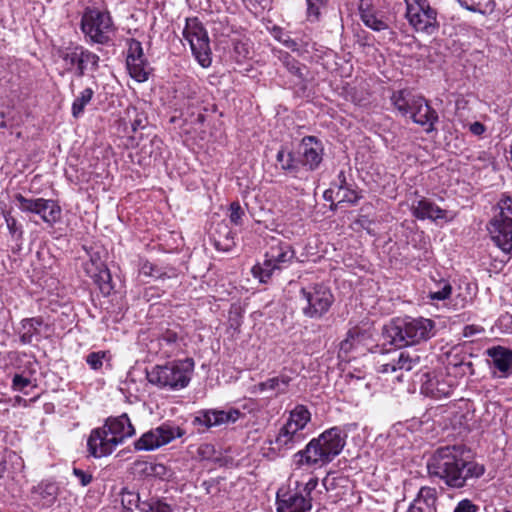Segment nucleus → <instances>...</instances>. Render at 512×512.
<instances>
[{
  "instance_id": "obj_47",
  "label": "nucleus",
  "mask_w": 512,
  "mask_h": 512,
  "mask_svg": "<svg viewBox=\"0 0 512 512\" xmlns=\"http://www.w3.org/2000/svg\"><path fill=\"white\" fill-rule=\"evenodd\" d=\"M4 217L11 237L16 241L21 240L23 236L22 226L10 213L5 214Z\"/></svg>"
},
{
  "instance_id": "obj_50",
  "label": "nucleus",
  "mask_w": 512,
  "mask_h": 512,
  "mask_svg": "<svg viewBox=\"0 0 512 512\" xmlns=\"http://www.w3.org/2000/svg\"><path fill=\"white\" fill-rule=\"evenodd\" d=\"M354 187L355 184L353 183L349 187L342 189L341 194L337 195L339 202H347L353 205L356 204L361 196L358 194Z\"/></svg>"
},
{
  "instance_id": "obj_45",
  "label": "nucleus",
  "mask_w": 512,
  "mask_h": 512,
  "mask_svg": "<svg viewBox=\"0 0 512 512\" xmlns=\"http://www.w3.org/2000/svg\"><path fill=\"white\" fill-rule=\"evenodd\" d=\"M199 87L196 83H188L184 90L181 92L184 98L187 100L189 107H195L199 104L200 100L198 97Z\"/></svg>"
},
{
  "instance_id": "obj_44",
  "label": "nucleus",
  "mask_w": 512,
  "mask_h": 512,
  "mask_svg": "<svg viewBox=\"0 0 512 512\" xmlns=\"http://www.w3.org/2000/svg\"><path fill=\"white\" fill-rule=\"evenodd\" d=\"M274 38L291 51H299L298 42L295 39L291 38L290 35L287 32L283 31L282 29H276L274 31Z\"/></svg>"
},
{
  "instance_id": "obj_9",
  "label": "nucleus",
  "mask_w": 512,
  "mask_h": 512,
  "mask_svg": "<svg viewBox=\"0 0 512 512\" xmlns=\"http://www.w3.org/2000/svg\"><path fill=\"white\" fill-rule=\"evenodd\" d=\"M183 37L189 43L192 54L199 65L208 68L212 63L210 41L206 29L198 18L186 19Z\"/></svg>"
},
{
  "instance_id": "obj_60",
  "label": "nucleus",
  "mask_w": 512,
  "mask_h": 512,
  "mask_svg": "<svg viewBox=\"0 0 512 512\" xmlns=\"http://www.w3.org/2000/svg\"><path fill=\"white\" fill-rule=\"evenodd\" d=\"M484 331L485 330L482 326L475 325V324L466 325L463 328V336L466 338H471L478 334L484 333Z\"/></svg>"
},
{
  "instance_id": "obj_59",
  "label": "nucleus",
  "mask_w": 512,
  "mask_h": 512,
  "mask_svg": "<svg viewBox=\"0 0 512 512\" xmlns=\"http://www.w3.org/2000/svg\"><path fill=\"white\" fill-rule=\"evenodd\" d=\"M153 463L147 462V461H137L135 463V469L145 475V476H152L153 475Z\"/></svg>"
},
{
  "instance_id": "obj_42",
  "label": "nucleus",
  "mask_w": 512,
  "mask_h": 512,
  "mask_svg": "<svg viewBox=\"0 0 512 512\" xmlns=\"http://www.w3.org/2000/svg\"><path fill=\"white\" fill-rule=\"evenodd\" d=\"M327 0H306L307 19L310 22L318 21L321 15V9L326 5Z\"/></svg>"
},
{
  "instance_id": "obj_32",
  "label": "nucleus",
  "mask_w": 512,
  "mask_h": 512,
  "mask_svg": "<svg viewBox=\"0 0 512 512\" xmlns=\"http://www.w3.org/2000/svg\"><path fill=\"white\" fill-rule=\"evenodd\" d=\"M98 270L93 271L87 265L85 270L87 274L94 279V282L99 286L101 293L104 296L110 295L113 290V286L111 284L112 278L109 269L106 267L104 262H97Z\"/></svg>"
},
{
  "instance_id": "obj_43",
  "label": "nucleus",
  "mask_w": 512,
  "mask_h": 512,
  "mask_svg": "<svg viewBox=\"0 0 512 512\" xmlns=\"http://www.w3.org/2000/svg\"><path fill=\"white\" fill-rule=\"evenodd\" d=\"M128 44V50H127V57L126 61H133L138 59L145 58L143 47L140 41L137 39L131 38L127 41Z\"/></svg>"
},
{
  "instance_id": "obj_37",
  "label": "nucleus",
  "mask_w": 512,
  "mask_h": 512,
  "mask_svg": "<svg viewBox=\"0 0 512 512\" xmlns=\"http://www.w3.org/2000/svg\"><path fill=\"white\" fill-rule=\"evenodd\" d=\"M94 95L92 88H85L72 103L71 113L74 118H79L83 113L87 104L90 103Z\"/></svg>"
},
{
  "instance_id": "obj_7",
  "label": "nucleus",
  "mask_w": 512,
  "mask_h": 512,
  "mask_svg": "<svg viewBox=\"0 0 512 512\" xmlns=\"http://www.w3.org/2000/svg\"><path fill=\"white\" fill-rule=\"evenodd\" d=\"M311 421L309 409L302 404L296 405L289 413L286 423L280 428L275 439L279 448L286 450L293 449L305 439L302 430Z\"/></svg>"
},
{
  "instance_id": "obj_49",
  "label": "nucleus",
  "mask_w": 512,
  "mask_h": 512,
  "mask_svg": "<svg viewBox=\"0 0 512 512\" xmlns=\"http://www.w3.org/2000/svg\"><path fill=\"white\" fill-rule=\"evenodd\" d=\"M108 357V353L106 351H96L91 352L86 356V363L93 370H99L103 366V361Z\"/></svg>"
},
{
  "instance_id": "obj_31",
  "label": "nucleus",
  "mask_w": 512,
  "mask_h": 512,
  "mask_svg": "<svg viewBox=\"0 0 512 512\" xmlns=\"http://www.w3.org/2000/svg\"><path fill=\"white\" fill-rule=\"evenodd\" d=\"M292 381V377L285 372L279 375L269 378L266 381L260 382L255 385V391L265 392L274 391L275 395H283L288 392V387Z\"/></svg>"
},
{
  "instance_id": "obj_21",
  "label": "nucleus",
  "mask_w": 512,
  "mask_h": 512,
  "mask_svg": "<svg viewBox=\"0 0 512 512\" xmlns=\"http://www.w3.org/2000/svg\"><path fill=\"white\" fill-rule=\"evenodd\" d=\"M103 426L118 446L135 434V428L126 413L117 417H108Z\"/></svg>"
},
{
  "instance_id": "obj_35",
  "label": "nucleus",
  "mask_w": 512,
  "mask_h": 512,
  "mask_svg": "<svg viewBox=\"0 0 512 512\" xmlns=\"http://www.w3.org/2000/svg\"><path fill=\"white\" fill-rule=\"evenodd\" d=\"M127 70L130 76L137 82H145L148 80V61L146 58L126 61Z\"/></svg>"
},
{
  "instance_id": "obj_58",
  "label": "nucleus",
  "mask_w": 512,
  "mask_h": 512,
  "mask_svg": "<svg viewBox=\"0 0 512 512\" xmlns=\"http://www.w3.org/2000/svg\"><path fill=\"white\" fill-rule=\"evenodd\" d=\"M31 381L29 378L23 377L20 374H15L12 380V387L15 391H23L30 385Z\"/></svg>"
},
{
  "instance_id": "obj_26",
  "label": "nucleus",
  "mask_w": 512,
  "mask_h": 512,
  "mask_svg": "<svg viewBox=\"0 0 512 512\" xmlns=\"http://www.w3.org/2000/svg\"><path fill=\"white\" fill-rule=\"evenodd\" d=\"M437 491L435 488L423 486L416 498L411 502L407 512H437Z\"/></svg>"
},
{
  "instance_id": "obj_34",
  "label": "nucleus",
  "mask_w": 512,
  "mask_h": 512,
  "mask_svg": "<svg viewBox=\"0 0 512 512\" xmlns=\"http://www.w3.org/2000/svg\"><path fill=\"white\" fill-rule=\"evenodd\" d=\"M458 4L465 10L478 13L481 15H489L495 9L494 0H456Z\"/></svg>"
},
{
  "instance_id": "obj_6",
  "label": "nucleus",
  "mask_w": 512,
  "mask_h": 512,
  "mask_svg": "<svg viewBox=\"0 0 512 512\" xmlns=\"http://www.w3.org/2000/svg\"><path fill=\"white\" fill-rule=\"evenodd\" d=\"M493 243L503 252L507 261L512 254V197L502 194L495 213L487 224Z\"/></svg>"
},
{
  "instance_id": "obj_29",
  "label": "nucleus",
  "mask_w": 512,
  "mask_h": 512,
  "mask_svg": "<svg viewBox=\"0 0 512 512\" xmlns=\"http://www.w3.org/2000/svg\"><path fill=\"white\" fill-rule=\"evenodd\" d=\"M44 324L42 317H31L21 320L18 328V335L21 344L29 345L35 338L37 341L40 335V327Z\"/></svg>"
},
{
  "instance_id": "obj_2",
  "label": "nucleus",
  "mask_w": 512,
  "mask_h": 512,
  "mask_svg": "<svg viewBox=\"0 0 512 512\" xmlns=\"http://www.w3.org/2000/svg\"><path fill=\"white\" fill-rule=\"evenodd\" d=\"M346 439L347 434L341 427L329 428L318 437L312 438L304 449L297 451L292 457L293 464L296 468H322L340 455L346 445Z\"/></svg>"
},
{
  "instance_id": "obj_4",
  "label": "nucleus",
  "mask_w": 512,
  "mask_h": 512,
  "mask_svg": "<svg viewBox=\"0 0 512 512\" xmlns=\"http://www.w3.org/2000/svg\"><path fill=\"white\" fill-rule=\"evenodd\" d=\"M194 366L195 363L192 358L169 361L164 365H155L150 371H147V380L160 389L181 390L189 385Z\"/></svg>"
},
{
  "instance_id": "obj_56",
  "label": "nucleus",
  "mask_w": 512,
  "mask_h": 512,
  "mask_svg": "<svg viewBox=\"0 0 512 512\" xmlns=\"http://www.w3.org/2000/svg\"><path fill=\"white\" fill-rule=\"evenodd\" d=\"M73 475L76 477V479L79 481V483L83 487L89 485L92 482V480H93V476H92V474L90 472L84 471V470H82L80 468L74 467L73 468Z\"/></svg>"
},
{
  "instance_id": "obj_48",
  "label": "nucleus",
  "mask_w": 512,
  "mask_h": 512,
  "mask_svg": "<svg viewBox=\"0 0 512 512\" xmlns=\"http://www.w3.org/2000/svg\"><path fill=\"white\" fill-rule=\"evenodd\" d=\"M245 216V211L240 205L239 202H232L229 206V220L232 224L236 226H240L243 224V217Z\"/></svg>"
},
{
  "instance_id": "obj_46",
  "label": "nucleus",
  "mask_w": 512,
  "mask_h": 512,
  "mask_svg": "<svg viewBox=\"0 0 512 512\" xmlns=\"http://www.w3.org/2000/svg\"><path fill=\"white\" fill-rule=\"evenodd\" d=\"M361 19L367 27L374 31H382L388 28V25L373 13H363Z\"/></svg>"
},
{
  "instance_id": "obj_41",
  "label": "nucleus",
  "mask_w": 512,
  "mask_h": 512,
  "mask_svg": "<svg viewBox=\"0 0 512 512\" xmlns=\"http://www.w3.org/2000/svg\"><path fill=\"white\" fill-rule=\"evenodd\" d=\"M235 62L241 64L250 57V46L247 41L234 40L231 53Z\"/></svg>"
},
{
  "instance_id": "obj_62",
  "label": "nucleus",
  "mask_w": 512,
  "mask_h": 512,
  "mask_svg": "<svg viewBox=\"0 0 512 512\" xmlns=\"http://www.w3.org/2000/svg\"><path fill=\"white\" fill-rule=\"evenodd\" d=\"M422 97L423 96H421V95L414 94L412 96V101H407V104L405 106V110H407V116L408 117H410V115L413 113L414 107L418 104V101H420Z\"/></svg>"
},
{
  "instance_id": "obj_11",
  "label": "nucleus",
  "mask_w": 512,
  "mask_h": 512,
  "mask_svg": "<svg viewBox=\"0 0 512 512\" xmlns=\"http://www.w3.org/2000/svg\"><path fill=\"white\" fill-rule=\"evenodd\" d=\"M404 2L405 17L415 31L431 35L438 30L437 11L431 7L428 0H404Z\"/></svg>"
},
{
  "instance_id": "obj_25",
  "label": "nucleus",
  "mask_w": 512,
  "mask_h": 512,
  "mask_svg": "<svg viewBox=\"0 0 512 512\" xmlns=\"http://www.w3.org/2000/svg\"><path fill=\"white\" fill-rule=\"evenodd\" d=\"M412 121L422 127L426 132H432L435 123L438 122L437 112L429 105L427 100L422 97L418 104L414 107L413 113L409 117Z\"/></svg>"
},
{
  "instance_id": "obj_8",
  "label": "nucleus",
  "mask_w": 512,
  "mask_h": 512,
  "mask_svg": "<svg viewBox=\"0 0 512 512\" xmlns=\"http://www.w3.org/2000/svg\"><path fill=\"white\" fill-rule=\"evenodd\" d=\"M299 301L304 316L311 319H320L331 308L334 296L328 287L322 284H314L301 288Z\"/></svg>"
},
{
  "instance_id": "obj_61",
  "label": "nucleus",
  "mask_w": 512,
  "mask_h": 512,
  "mask_svg": "<svg viewBox=\"0 0 512 512\" xmlns=\"http://www.w3.org/2000/svg\"><path fill=\"white\" fill-rule=\"evenodd\" d=\"M485 130H486V128H485L484 124H482L479 121H475L469 125V131L475 136L482 135L485 132Z\"/></svg>"
},
{
  "instance_id": "obj_38",
  "label": "nucleus",
  "mask_w": 512,
  "mask_h": 512,
  "mask_svg": "<svg viewBox=\"0 0 512 512\" xmlns=\"http://www.w3.org/2000/svg\"><path fill=\"white\" fill-rule=\"evenodd\" d=\"M157 499L158 497H147L145 499H142L139 493L126 492L123 493L122 504L126 509L131 510L132 506H135L136 509H138L140 512H143V504H150L152 503V501H156Z\"/></svg>"
},
{
  "instance_id": "obj_39",
  "label": "nucleus",
  "mask_w": 512,
  "mask_h": 512,
  "mask_svg": "<svg viewBox=\"0 0 512 512\" xmlns=\"http://www.w3.org/2000/svg\"><path fill=\"white\" fill-rule=\"evenodd\" d=\"M436 287V290L431 289L428 292L427 297L431 301H444L451 297L453 288L448 280L441 279L436 283Z\"/></svg>"
},
{
  "instance_id": "obj_36",
  "label": "nucleus",
  "mask_w": 512,
  "mask_h": 512,
  "mask_svg": "<svg viewBox=\"0 0 512 512\" xmlns=\"http://www.w3.org/2000/svg\"><path fill=\"white\" fill-rule=\"evenodd\" d=\"M414 94L415 93L409 89H401L392 93L390 97L391 103L400 115L407 117V110H405V106L407 101H412V96Z\"/></svg>"
},
{
  "instance_id": "obj_23",
  "label": "nucleus",
  "mask_w": 512,
  "mask_h": 512,
  "mask_svg": "<svg viewBox=\"0 0 512 512\" xmlns=\"http://www.w3.org/2000/svg\"><path fill=\"white\" fill-rule=\"evenodd\" d=\"M421 358L415 352L400 351L389 362L378 366L379 373H393L398 370L411 371L420 364Z\"/></svg>"
},
{
  "instance_id": "obj_57",
  "label": "nucleus",
  "mask_w": 512,
  "mask_h": 512,
  "mask_svg": "<svg viewBox=\"0 0 512 512\" xmlns=\"http://www.w3.org/2000/svg\"><path fill=\"white\" fill-rule=\"evenodd\" d=\"M358 337V333L355 330H349L347 333V337L340 343V350L343 352H349L352 347L355 339Z\"/></svg>"
},
{
  "instance_id": "obj_53",
  "label": "nucleus",
  "mask_w": 512,
  "mask_h": 512,
  "mask_svg": "<svg viewBox=\"0 0 512 512\" xmlns=\"http://www.w3.org/2000/svg\"><path fill=\"white\" fill-rule=\"evenodd\" d=\"M318 485V478L312 477L306 483H301L299 481L295 482V490H299L302 495H306V497H311V493Z\"/></svg>"
},
{
  "instance_id": "obj_51",
  "label": "nucleus",
  "mask_w": 512,
  "mask_h": 512,
  "mask_svg": "<svg viewBox=\"0 0 512 512\" xmlns=\"http://www.w3.org/2000/svg\"><path fill=\"white\" fill-rule=\"evenodd\" d=\"M353 183L354 182L351 179V175L349 173H347L346 171L341 170L338 173L337 178L333 182V186L337 188L336 196L341 194L342 189L349 187Z\"/></svg>"
},
{
  "instance_id": "obj_63",
  "label": "nucleus",
  "mask_w": 512,
  "mask_h": 512,
  "mask_svg": "<svg viewBox=\"0 0 512 512\" xmlns=\"http://www.w3.org/2000/svg\"><path fill=\"white\" fill-rule=\"evenodd\" d=\"M153 475L154 477L163 478L167 473V468L161 463H153Z\"/></svg>"
},
{
  "instance_id": "obj_24",
  "label": "nucleus",
  "mask_w": 512,
  "mask_h": 512,
  "mask_svg": "<svg viewBox=\"0 0 512 512\" xmlns=\"http://www.w3.org/2000/svg\"><path fill=\"white\" fill-rule=\"evenodd\" d=\"M59 487L54 481H41L31 490L32 500L41 508L51 507L57 500Z\"/></svg>"
},
{
  "instance_id": "obj_33",
  "label": "nucleus",
  "mask_w": 512,
  "mask_h": 512,
  "mask_svg": "<svg viewBox=\"0 0 512 512\" xmlns=\"http://www.w3.org/2000/svg\"><path fill=\"white\" fill-rule=\"evenodd\" d=\"M276 161L280 165L281 170L294 177L298 176L300 172V161L299 158L295 157L292 151L282 146L276 154Z\"/></svg>"
},
{
  "instance_id": "obj_3",
  "label": "nucleus",
  "mask_w": 512,
  "mask_h": 512,
  "mask_svg": "<svg viewBox=\"0 0 512 512\" xmlns=\"http://www.w3.org/2000/svg\"><path fill=\"white\" fill-rule=\"evenodd\" d=\"M436 333V322L424 317L397 318L385 328L386 340L397 348L426 342Z\"/></svg>"
},
{
  "instance_id": "obj_13",
  "label": "nucleus",
  "mask_w": 512,
  "mask_h": 512,
  "mask_svg": "<svg viewBox=\"0 0 512 512\" xmlns=\"http://www.w3.org/2000/svg\"><path fill=\"white\" fill-rule=\"evenodd\" d=\"M58 55L65 62L66 70L72 71L75 68L78 77L84 76L87 69L96 71L99 67V56L82 46L59 49Z\"/></svg>"
},
{
  "instance_id": "obj_18",
  "label": "nucleus",
  "mask_w": 512,
  "mask_h": 512,
  "mask_svg": "<svg viewBox=\"0 0 512 512\" xmlns=\"http://www.w3.org/2000/svg\"><path fill=\"white\" fill-rule=\"evenodd\" d=\"M117 447L116 441L108 435L103 425L91 430L87 439L89 456L96 459L106 457L111 455Z\"/></svg>"
},
{
  "instance_id": "obj_52",
  "label": "nucleus",
  "mask_w": 512,
  "mask_h": 512,
  "mask_svg": "<svg viewBox=\"0 0 512 512\" xmlns=\"http://www.w3.org/2000/svg\"><path fill=\"white\" fill-rule=\"evenodd\" d=\"M143 512H171V506L158 498L156 501H152L150 504L142 505Z\"/></svg>"
},
{
  "instance_id": "obj_27",
  "label": "nucleus",
  "mask_w": 512,
  "mask_h": 512,
  "mask_svg": "<svg viewBox=\"0 0 512 512\" xmlns=\"http://www.w3.org/2000/svg\"><path fill=\"white\" fill-rule=\"evenodd\" d=\"M210 239L218 251L229 252L235 247V233L224 222L218 223L211 232Z\"/></svg>"
},
{
  "instance_id": "obj_55",
  "label": "nucleus",
  "mask_w": 512,
  "mask_h": 512,
  "mask_svg": "<svg viewBox=\"0 0 512 512\" xmlns=\"http://www.w3.org/2000/svg\"><path fill=\"white\" fill-rule=\"evenodd\" d=\"M479 506L474 504L470 499L460 500L453 512H478Z\"/></svg>"
},
{
  "instance_id": "obj_30",
  "label": "nucleus",
  "mask_w": 512,
  "mask_h": 512,
  "mask_svg": "<svg viewBox=\"0 0 512 512\" xmlns=\"http://www.w3.org/2000/svg\"><path fill=\"white\" fill-rule=\"evenodd\" d=\"M182 338L178 332L172 329L165 330L157 339L162 356L170 358L181 351Z\"/></svg>"
},
{
  "instance_id": "obj_28",
  "label": "nucleus",
  "mask_w": 512,
  "mask_h": 512,
  "mask_svg": "<svg viewBox=\"0 0 512 512\" xmlns=\"http://www.w3.org/2000/svg\"><path fill=\"white\" fill-rule=\"evenodd\" d=\"M413 215L420 220L430 219H444L446 217V210L441 209L434 202L429 199L422 198L412 205Z\"/></svg>"
},
{
  "instance_id": "obj_22",
  "label": "nucleus",
  "mask_w": 512,
  "mask_h": 512,
  "mask_svg": "<svg viewBox=\"0 0 512 512\" xmlns=\"http://www.w3.org/2000/svg\"><path fill=\"white\" fill-rule=\"evenodd\" d=\"M489 364L493 374L506 378L512 373V350L502 346H494L487 350Z\"/></svg>"
},
{
  "instance_id": "obj_40",
  "label": "nucleus",
  "mask_w": 512,
  "mask_h": 512,
  "mask_svg": "<svg viewBox=\"0 0 512 512\" xmlns=\"http://www.w3.org/2000/svg\"><path fill=\"white\" fill-rule=\"evenodd\" d=\"M140 274L154 279H164L170 277L164 268L159 267L149 262L148 260L141 262Z\"/></svg>"
},
{
  "instance_id": "obj_20",
  "label": "nucleus",
  "mask_w": 512,
  "mask_h": 512,
  "mask_svg": "<svg viewBox=\"0 0 512 512\" xmlns=\"http://www.w3.org/2000/svg\"><path fill=\"white\" fill-rule=\"evenodd\" d=\"M452 391L453 385L443 375L427 372L421 376V393L425 396L440 399L450 396Z\"/></svg>"
},
{
  "instance_id": "obj_1",
  "label": "nucleus",
  "mask_w": 512,
  "mask_h": 512,
  "mask_svg": "<svg viewBox=\"0 0 512 512\" xmlns=\"http://www.w3.org/2000/svg\"><path fill=\"white\" fill-rule=\"evenodd\" d=\"M461 446H443L434 451L427 461V470L433 480L443 482L451 489L472 486L485 473V467L463 457Z\"/></svg>"
},
{
  "instance_id": "obj_10",
  "label": "nucleus",
  "mask_w": 512,
  "mask_h": 512,
  "mask_svg": "<svg viewBox=\"0 0 512 512\" xmlns=\"http://www.w3.org/2000/svg\"><path fill=\"white\" fill-rule=\"evenodd\" d=\"M81 30L91 42L108 44L112 40L114 31L112 17L108 12L88 9L82 16Z\"/></svg>"
},
{
  "instance_id": "obj_16",
  "label": "nucleus",
  "mask_w": 512,
  "mask_h": 512,
  "mask_svg": "<svg viewBox=\"0 0 512 512\" xmlns=\"http://www.w3.org/2000/svg\"><path fill=\"white\" fill-rule=\"evenodd\" d=\"M272 54L274 58L282 64L291 77L290 85L300 86L303 89L306 88L309 74L308 67L293 57L290 53L282 49L273 48Z\"/></svg>"
},
{
  "instance_id": "obj_15",
  "label": "nucleus",
  "mask_w": 512,
  "mask_h": 512,
  "mask_svg": "<svg viewBox=\"0 0 512 512\" xmlns=\"http://www.w3.org/2000/svg\"><path fill=\"white\" fill-rule=\"evenodd\" d=\"M243 413L236 408L227 410L203 409L197 412L192 423L195 426H204L206 429L235 423Z\"/></svg>"
},
{
  "instance_id": "obj_17",
  "label": "nucleus",
  "mask_w": 512,
  "mask_h": 512,
  "mask_svg": "<svg viewBox=\"0 0 512 512\" xmlns=\"http://www.w3.org/2000/svg\"><path fill=\"white\" fill-rule=\"evenodd\" d=\"M300 165L309 171L319 168L323 160L324 146L315 136H305L299 144Z\"/></svg>"
},
{
  "instance_id": "obj_12",
  "label": "nucleus",
  "mask_w": 512,
  "mask_h": 512,
  "mask_svg": "<svg viewBox=\"0 0 512 512\" xmlns=\"http://www.w3.org/2000/svg\"><path fill=\"white\" fill-rule=\"evenodd\" d=\"M185 430L171 422H165L143 433L134 441L136 451H153L184 436Z\"/></svg>"
},
{
  "instance_id": "obj_64",
  "label": "nucleus",
  "mask_w": 512,
  "mask_h": 512,
  "mask_svg": "<svg viewBox=\"0 0 512 512\" xmlns=\"http://www.w3.org/2000/svg\"><path fill=\"white\" fill-rule=\"evenodd\" d=\"M469 299L462 295L461 293L457 294L454 299V307L456 309H461L466 307V305L469 303Z\"/></svg>"
},
{
  "instance_id": "obj_5",
  "label": "nucleus",
  "mask_w": 512,
  "mask_h": 512,
  "mask_svg": "<svg viewBox=\"0 0 512 512\" xmlns=\"http://www.w3.org/2000/svg\"><path fill=\"white\" fill-rule=\"evenodd\" d=\"M296 252L293 246L277 239H272L264 254L263 262L252 267V275L261 283H268L271 278L288 268L295 260Z\"/></svg>"
},
{
  "instance_id": "obj_14",
  "label": "nucleus",
  "mask_w": 512,
  "mask_h": 512,
  "mask_svg": "<svg viewBox=\"0 0 512 512\" xmlns=\"http://www.w3.org/2000/svg\"><path fill=\"white\" fill-rule=\"evenodd\" d=\"M15 200L22 212L37 214L48 224L52 225L60 218L61 208L54 200L44 198H26L20 193L15 195Z\"/></svg>"
},
{
  "instance_id": "obj_54",
  "label": "nucleus",
  "mask_w": 512,
  "mask_h": 512,
  "mask_svg": "<svg viewBox=\"0 0 512 512\" xmlns=\"http://www.w3.org/2000/svg\"><path fill=\"white\" fill-rule=\"evenodd\" d=\"M216 450L210 443H202L197 449V455L201 460H211L215 457Z\"/></svg>"
},
{
  "instance_id": "obj_19",
  "label": "nucleus",
  "mask_w": 512,
  "mask_h": 512,
  "mask_svg": "<svg viewBox=\"0 0 512 512\" xmlns=\"http://www.w3.org/2000/svg\"><path fill=\"white\" fill-rule=\"evenodd\" d=\"M312 507V498L302 495L299 490L293 488L277 492L278 512H311Z\"/></svg>"
}]
</instances>
